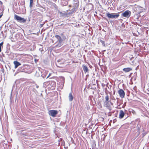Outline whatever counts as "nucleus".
I'll return each mask as SVG.
<instances>
[{"mask_svg": "<svg viewBox=\"0 0 149 149\" xmlns=\"http://www.w3.org/2000/svg\"><path fill=\"white\" fill-rule=\"evenodd\" d=\"M123 70L125 72H128L130 71V68H125L123 69Z\"/></svg>", "mask_w": 149, "mask_h": 149, "instance_id": "obj_13", "label": "nucleus"}, {"mask_svg": "<svg viewBox=\"0 0 149 149\" xmlns=\"http://www.w3.org/2000/svg\"><path fill=\"white\" fill-rule=\"evenodd\" d=\"M69 101H72L73 99V97L72 93H70L69 94Z\"/></svg>", "mask_w": 149, "mask_h": 149, "instance_id": "obj_12", "label": "nucleus"}, {"mask_svg": "<svg viewBox=\"0 0 149 149\" xmlns=\"http://www.w3.org/2000/svg\"><path fill=\"white\" fill-rule=\"evenodd\" d=\"M130 11L129 10H127L122 13V15L124 17H129L130 16Z\"/></svg>", "mask_w": 149, "mask_h": 149, "instance_id": "obj_8", "label": "nucleus"}, {"mask_svg": "<svg viewBox=\"0 0 149 149\" xmlns=\"http://www.w3.org/2000/svg\"><path fill=\"white\" fill-rule=\"evenodd\" d=\"M58 111L56 110H50L49 111V113L50 116L54 117L58 114Z\"/></svg>", "mask_w": 149, "mask_h": 149, "instance_id": "obj_5", "label": "nucleus"}, {"mask_svg": "<svg viewBox=\"0 0 149 149\" xmlns=\"http://www.w3.org/2000/svg\"><path fill=\"white\" fill-rule=\"evenodd\" d=\"M3 13H2L1 15H0V18L2 17V15H3Z\"/></svg>", "mask_w": 149, "mask_h": 149, "instance_id": "obj_23", "label": "nucleus"}, {"mask_svg": "<svg viewBox=\"0 0 149 149\" xmlns=\"http://www.w3.org/2000/svg\"><path fill=\"white\" fill-rule=\"evenodd\" d=\"M56 83L53 81H49L44 82L43 86L45 88H47L48 90H52L55 89Z\"/></svg>", "mask_w": 149, "mask_h": 149, "instance_id": "obj_1", "label": "nucleus"}, {"mask_svg": "<svg viewBox=\"0 0 149 149\" xmlns=\"http://www.w3.org/2000/svg\"><path fill=\"white\" fill-rule=\"evenodd\" d=\"M59 13L62 16L66 17H69L72 14V12L68 13H66V12L63 13L62 12H60Z\"/></svg>", "mask_w": 149, "mask_h": 149, "instance_id": "obj_6", "label": "nucleus"}, {"mask_svg": "<svg viewBox=\"0 0 149 149\" xmlns=\"http://www.w3.org/2000/svg\"><path fill=\"white\" fill-rule=\"evenodd\" d=\"M39 86L38 85H37L36 86V87L37 88H39Z\"/></svg>", "mask_w": 149, "mask_h": 149, "instance_id": "obj_24", "label": "nucleus"}, {"mask_svg": "<svg viewBox=\"0 0 149 149\" xmlns=\"http://www.w3.org/2000/svg\"><path fill=\"white\" fill-rule=\"evenodd\" d=\"M13 63L15 65V68H16L17 67L21 65V64L19 62L17 61H14L13 62Z\"/></svg>", "mask_w": 149, "mask_h": 149, "instance_id": "obj_10", "label": "nucleus"}, {"mask_svg": "<svg viewBox=\"0 0 149 149\" xmlns=\"http://www.w3.org/2000/svg\"><path fill=\"white\" fill-rule=\"evenodd\" d=\"M51 75V74L50 73L49 74L48 76L47 77V78H49L50 76Z\"/></svg>", "mask_w": 149, "mask_h": 149, "instance_id": "obj_21", "label": "nucleus"}, {"mask_svg": "<svg viewBox=\"0 0 149 149\" xmlns=\"http://www.w3.org/2000/svg\"><path fill=\"white\" fill-rule=\"evenodd\" d=\"M118 92L121 97L123 98L124 97L125 95V92L122 89L119 90L118 91Z\"/></svg>", "mask_w": 149, "mask_h": 149, "instance_id": "obj_7", "label": "nucleus"}, {"mask_svg": "<svg viewBox=\"0 0 149 149\" xmlns=\"http://www.w3.org/2000/svg\"><path fill=\"white\" fill-rule=\"evenodd\" d=\"M136 88V87H134V90H135V88Z\"/></svg>", "mask_w": 149, "mask_h": 149, "instance_id": "obj_25", "label": "nucleus"}, {"mask_svg": "<svg viewBox=\"0 0 149 149\" xmlns=\"http://www.w3.org/2000/svg\"><path fill=\"white\" fill-rule=\"evenodd\" d=\"M113 105V103L110 101L104 102V106L110 110L111 109V106Z\"/></svg>", "mask_w": 149, "mask_h": 149, "instance_id": "obj_4", "label": "nucleus"}, {"mask_svg": "<svg viewBox=\"0 0 149 149\" xmlns=\"http://www.w3.org/2000/svg\"><path fill=\"white\" fill-rule=\"evenodd\" d=\"M14 19L21 23H24L26 20V19H24V18H22L16 15H14Z\"/></svg>", "mask_w": 149, "mask_h": 149, "instance_id": "obj_2", "label": "nucleus"}, {"mask_svg": "<svg viewBox=\"0 0 149 149\" xmlns=\"http://www.w3.org/2000/svg\"><path fill=\"white\" fill-rule=\"evenodd\" d=\"M131 112L134 115H135L136 114V112L135 111L132 109L131 111Z\"/></svg>", "mask_w": 149, "mask_h": 149, "instance_id": "obj_20", "label": "nucleus"}, {"mask_svg": "<svg viewBox=\"0 0 149 149\" xmlns=\"http://www.w3.org/2000/svg\"><path fill=\"white\" fill-rule=\"evenodd\" d=\"M100 42L102 44V45H105V43L104 41L100 39Z\"/></svg>", "mask_w": 149, "mask_h": 149, "instance_id": "obj_19", "label": "nucleus"}, {"mask_svg": "<svg viewBox=\"0 0 149 149\" xmlns=\"http://www.w3.org/2000/svg\"><path fill=\"white\" fill-rule=\"evenodd\" d=\"M125 115V113L122 110H120L119 114V118L121 119L123 118Z\"/></svg>", "mask_w": 149, "mask_h": 149, "instance_id": "obj_9", "label": "nucleus"}, {"mask_svg": "<svg viewBox=\"0 0 149 149\" xmlns=\"http://www.w3.org/2000/svg\"><path fill=\"white\" fill-rule=\"evenodd\" d=\"M106 15L109 18H116L119 16V14L113 15V13L110 14L109 13H107Z\"/></svg>", "mask_w": 149, "mask_h": 149, "instance_id": "obj_3", "label": "nucleus"}, {"mask_svg": "<svg viewBox=\"0 0 149 149\" xmlns=\"http://www.w3.org/2000/svg\"><path fill=\"white\" fill-rule=\"evenodd\" d=\"M105 102L110 101L109 100V97L108 95H107L105 97Z\"/></svg>", "mask_w": 149, "mask_h": 149, "instance_id": "obj_15", "label": "nucleus"}, {"mask_svg": "<svg viewBox=\"0 0 149 149\" xmlns=\"http://www.w3.org/2000/svg\"><path fill=\"white\" fill-rule=\"evenodd\" d=\"M125 126H127V127L128 126H129V125L127 124H125Z\"/></svg>", "mask_w": 149, "mask_h": 149, "instance_id": "obj_22", "label": "nucleus"}, {"mask_svg": "<svg viewBox=\"0 0 149 149\" xmlns=\"http://www.w3.org/2000/svg\"><path fill=\"white\" fill-rule=\"evenodd\" d=\"M33 3V0H30V7L31 8L32 7V5Z\"/></svg>", "mask_w": 149, "mask_h": 149, "instance_id": "obj_16", "label": "nucleus"}, {"mask_svg": "<svg viewBox=\"0 0 149 149\" xmlns=\"http://www.w3.org/2000/svg\"><path fill=\"white\" fill-rule=\"evenodd\" d=\"M55 37L59 40V41H60L61 40V38L60 36L56 35L55 36Z\"/></svg>", "mask_w": 149, "mask_h": 149, "instance_id": "obj_14", "label": "nucleus"}, {"mask_svg": "<svg viewBox=\"0 0 149 149\" xmlns=\"http://www.w3.org/2000/svg\"><path fill=\"white\" fill-rule=\"evenodd\" d=\"M82 68L84 72L86 73L89 71L88 68L87 66L85 65H82Z\"/></svg>", "mask_w": 149, "mask_h": 149, "instance_id": "obj_11", "label": "nucleus"}, {"mask_svg": "<svg viewBox=\"0 0 149 149\" xmlns=\"http://www.w3.org/2000/svg\"><path fill=\"white\" fill-rule=\"evenodd\" d=\"M3 42H1L0 43V52L1 51V46L3 45Z\"/></svg>", "mask_w": 149, "mask_h": 149, "instance_id": "obj_18", "label": "nucleus"}, {"mask_svg": "<svg viewBox=\"0 0 149 149\" xmlns=\"http://www.w3.org/2000/svg\"><path fill=\"white\" fill-rule=\"evenodd\" d=\"M132 8L134 10V11H136L137 10V8L135 6H132Z\"/></svg>", "mask_w": 149, "mask_h": 149, "instance_id": "obj_17", "label": "nucleus"}]
</instances>
